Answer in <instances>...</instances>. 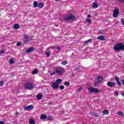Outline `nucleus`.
<instances>
[{"mask_svg":"<svg viewBox=\"0 0 124 124\" xmlns=\"http://www.w3.org/2000/svg\"><path fill=\"white\" fill-rule=\"evenodd\" d=\"M113 50L117 51H124V45L123 43H117L113 47Z\"/></svg>","mask_w":124,"mask_h":124,"instance_id":"1","label":"nucleus"},{"mask_svg":"<svg viewBox=\"0 0 124 124\" xmlns=\"http://www.w3.org/2000/svg\"><path fill=\"white\" fill-rule=\"evenodd\" d=\"M63 20L65 21H73V20H75V16L72 14L66 15L63 17Z\"/></svg>","mask_w":124,"mask_h":124,"instance_id":"2","label":"nucleus"},{"mask_svg":"<svg viewBox=\"0 0 124 124\" xmlns=\"http://www.w3.org/2000/svg\"><path fill=\"white\" fill-rule=\"evenodd\" d=\"M34 87V85H33V83L32 82H28L27 83H26L25 84L24 89L25 90H32Z\"/></svg>","mask_w":124,"mask_h":124,"instance_id":"3","label":"nucleus"},{"mask_svg":"<svg viewBox=\"0 0 124 124\" xmlns=\"http://www.w3.org/2000/svg\"><path fill=\"white\" fill-rule=\"evenodd\" d=\"M87 89L91 93L96 94V93H100V92L99 91V90H98V89L97 88H93L90 87H88Z\"/></svg>","mask_w":124,"mask_h":124,"instance_id":"4","label":"nucleus"},{"mask_svg":"<svg viewBox=\"0 0 124 124\" xmlns=\"http://www.w3.org/2000/svg\"><path fill=\"white\" fill-rule=\"evenodd\" d=\"M64 71V69L60 67H56L55 72L59 75H62Z\"/></svg>","mask_w":124,"mask_h":124,"instance_id":"5","label":"nucleus"},{"mask_svg":"<svg viewBox=\"0 0 124 124\" xmlns=\"http://www.w3.org/2000/svg\"><path fill=\"white\" fill-rule=\"evenodd\" d=\"M102 81H103V78L102 77H97L95 79L94 86H98V84H99V83H101Z\"/></svg>","mask_w":124,"mask_h":124,"instance_id":"6","label":"nucleus"},{"mask_svg":"<svg viewBox=\"0 0 124 124\" xmlns=\"http://www.w3.org/2000/svg\"><path fill=\"white\" fill-rule=\"evenodd\" d=\"M119 14H120V11H119V9H114L113 11V17H114V18H117Z\"/></svg>","mask_w":124,"mask_h":124,"instance_id":"7","label":"nucleus"},{"mask_svg":"<svg viewBox=\"0 0 124 124\" xmlns=\"http://www.w3.org/2000/svg\"><path fill=\"white\" fill-rule=\"evenodd\" d=\"M24 37L25 39L24 42L26 44H27V43H29V42H30V39H29L30 36H29V35H24Z\"/></svg>","mask_w":124,"mask_h":124,"instance_id":"8","label":"nucleus"},{"mask_svg":"<svg viewBox=\"0 0 124 124\" xmlns=\"http://www.w3.org/2000/svg\"><path fill=\"white\" fill-rule=\"evenodd\" d=\"M24 109L27 111H30V110L33 109V106L32 105H29L27 107H25Z\"/></svg>","mask_w":124,"mask_h":124,"instance_id":"9","label":"nucleus"},{"mask_svg":"<svg viewBox=\"0 0 124 124\" xmlns=\"http://www.w3.org/2000/svg\"><path fill=\"white\" fill-rule=\"evenodd\" d=\"M34 51V48L33 47H31L27 49L25 52L26 53H31V52H33Z\"/></svg>","mask_w":124,"mask_h":124,"instance_id":"10","label":"nucleus"},{"mask_svg":"<svg viewBox=\"0 0 124 124\" xmlns=\"http://www.w3.org/2000/svg\"><path fill=\"white\" fill-rule=\"evenodd\" d=\"M51 87L53 89H58L59 88V84L56 82H54L52 84Z\"/></svg>","mask_w":124,"mask_h":124,"instance_id":"11","label":"nucleus"},{"mask_svg":"<svg viewBox=\"0 0 124 124\" xmlns=\"http://www.w3.org/2000/svg\"><path fill=\"white\" fill-rule=\"evenodd\" d=\"M107 86L108 87H114L115 86V83L113 82L108 81L107 83Z\"/></svg>","mask_w":124,"mask_h":124,"instance_id":"12","label":"nucleus"},{"mask_svg":"<svg viewBox=\"0 0 124 124\" xmlns=\"http://www.w3.org/2000/svg\"><path fill=\"white\" fill-rule=\"evenodd\" d=\"M97 39L101 40L102 41H104V40H105V37L103 35H100L98 37Z\"/></svg>","mask_w":124,"mask_h":124,"instance_id":"13","label":"nucleus"},{"mask_svg":"<svg viewBox=\"0 0 124 124\" xmlns=\"http://www.w3.org/2000/svg\"><path fill=\"white\" fill-rule=\"evenodd\" d=\"M47 119V115L45 114H42L40 116V120H44Z\"/></svg>","mask_w":124,"mask_h":124,"instance_id":"14","label":"nucleus"},{"mask_svg":"<svg viewBox=\"0 0 124 124\" xmlns=\"http://www.w3.org/2000/svg\"><path fill=\"white\" fill-rule=\"evenodd\" d=\"M36 98L38 100H40V99H42V94H38L36 95Z\"/></svg>","mask_w":124,"mask_h":124,"instance_id":"15","label":"nucleus"},{"mask_svg":"<svg viewBox=\"0 0 124 124\" xmlns=\"http://www.w3.org/2000/svg\"><path fill=\"white\" fill-rule=\"evenodd\" d=\"M93 7L94 9L97 8V7H98V5H97V3L96 2L93 3Z\"/></svg>","mask_w":124,"mask_h":124,"instance_id":"16","label":"nucleus"},{"mask_svg":"<svg viewBox=\"0 0 124 124\" xmlns=\"http://www.w3.org/2000/svg\"><path fill=\"white\" fill-rule=\"evenodd\" d=\"M29 124H35V121H34V119H31L29 120Z\"/></svg>","mask_w":124,"mask_h":124,"instance_id":"17","label":"nucleus"},{"mask_svg":"<svg viewBox=\"0 0 124 124\" xmlns=\"http://www.w3.org/2000/svg\"><path fill=\"white\" fill-rule=\"evenodd\" d=\"M39 3L37 2V1H34L33 3V7H37L38 6Z\"/></svg>","mask_w":124,"mask_h":124,"instance_id":"18","label":"nucleus"},{"mask_svg":"<svg viewBox=\"0 0 124 124\" xmlns=\"http://www.w3.org/2000/svg\"><path fill=\"white\" fill-rule=\"evenodd\" d=\"M19 28H20V26L18 24H16L14 25V28L15 30H18Z\"/></svg>","mask_w":124,"mask_h":124,"instance_id":"19","label":"nucleus"},{"mask_svg":"<svg viewBox=\"0 0 124 124\" xmlns=\"http://www.w3.org/2000/svg\"><path fill=\"white\" fill-rule=\"evenodd\" d=\"M108 114H109V111L107 110V109L103 110V115H108Z\"/></svg>","mask_w":124,"mask_h":124,"instance_id":"20","label":"nucleus"},{"mask_svg":"<svg viewBox=\"0 0 124 124\" xmlns=\"http://www.w3.org/2000/svg\"><path fill=\"white\" fill-rule=\"evenodd\" d=\"M62 79H58L55 81V82L57 83L58 85L59 84L62 83Z\"/></svg>","mask_w":124,"mask_h":124,"instance_id":"21","label":"nucleus"},{"mask_svg":"<svg viewBox=\"0 0 124 124\" xmlns=\"http://www.w3.org/2000/svg\"><path fill=\"white\" fill-rule=\"evenodd\" d=\"M38 6L40 8H42L44 6V4L43 3H39Z\"/></svg>","mask_w":124,"mask_h":124,"instance_id":"22","label":"nucleus"},{"mask_svg":"<svg viewBox=\"0 0 124 124\" xmlns=\"http://www.w3.org/2000/svg\"><path fill=\"white\" fill-rule=\"evenodd\" d=\"M32 74H34V75L37 74V73H38V71L37 70V69H35L32 71Z\"/></svg>","mask_w":124,"mask_h":124,"instance_id":"23","label":"nucleus"},{"mask_svg":"<svg viewBox=\"0 0 124 124\" xmlns=\"http://www.w3.org/2000/svg\"><path fill=\"white\" fill-rule=\"evenodd\" d=\"M9 63L11 64H12L13 63H14V59H12V58H11L10 59V61H9Z\"/></svg>","mask_w":124,"mask_h":124,"instance_id":"24","label":"nucleus"},{"mask_svg":"<svg viewBox=\"0 0 124 124\" xmlns=\"http://www.w3.org/2000/svg\"><path fill=\"white\" fill-rule=\"evenodd\" d=\"M89 42H92V40L91 39H89L88 40L86 41L84 43V45H88V43Z\"/></svg>","mask_w":124,"mask_h":124,"instance_id":"25","label":"nucleus"},{"mask_svg":"<svg viewBox=\"0 0 124 124\" xmlns=\"http://www.w3.org/2000/svg\"><path fill=\"white\" fill-rule=\"evenodd\" d=\"M86 22H88L89 24L92 23V20H91V19L87 18Z\"/></svg>","mask_w":124,"mask_h":124,"instance_id":"26","label":"nucleus"},{"mask_svg":"<svg viewBox=\"0 0 124 124\" xmlns=\"http://www.w3.org/2000/svg\"><path fill=\"white\" fill-rule=\"evenodd\" d=\"M64 85H65V86H69V85H70V83L67 81H66L64 82Z\"/></svg>","mask_w":124,"mask_h":124,"instance_id":"27","label":"nucleus"},{"mask_svg":"<svg viewBox=\"0 0 124 124\" xmlns=\"http://www.w3.org/2000/svg\"><path fill=\"white\" fill-rule=\"evenodd\" d=\"M62 65H65V64H67V62L63 61L61 63Z\"/></svg>","mask_w":124,"mask_h":124,"instance_id":"28","label":"nucleus"},{"mask_svg":"<svg viewBox=\"0 0 124 124\" xmlns=\"http://www.w3.org/2000/svg\"><path fill=\"white\" fill-rule=\"evenodd\" d=\"M117 114H118V115H120V116H124V113L120 112V111L118 112Z\"/></svg>","mask_w":124,"mask_h":124,"instance_id":"29","label":"nucleus"},{"mask_svg":"<svg viewBox=\"0 0 124 124\" xmlns=\"http://www.w3.org/2000/svg\"><path fill=\"white\" fill-rule=\"evenodd\" d=\"M115 80L116 82H119V77H115Z\"/></svg>","mask_w":124,"mask_h":124,"instance_id":"30","label":"nucleus"},{"mask_svg":"<svg viewBox=\"0 0 124 124\" xmlns=\"http://www.w3.org/2000/svg\"><path fill=\"white\" fill-rule=\"evenodd\" d=\"M59 88L60 89V90H64V86L63 85H61L60 86Z\"/></svg>","mask_w":124,"mask_h":124,"instance_id":"31","label":"nucleus"},{"mask_svg":"<svg viewBox=\"0 0 124 124\" xmlns=\"http://www.w3.org/2000/svg\"><path fill=\"white\" fill-rule=\"evenodd\" d=\"M116 83H117L118 86H122V83H121V82H120V81L116 82Z\"/></svg>","mask_w":124,"mask_h":124,"instance_id":"32","label":"nucleus"},{"mask_svg":"<svg viewBox=\"0 0 124 124\" xmlns=\"http://www.w3.org/2000/svg\"><path fill=\"white\" fill-rule=\"evenodd\" d=\"M17 46H21V45H22V43H21L20 42H18L17 44H16Z\"/></svg>","mask_w":124,"mask_h":124,"instance_id":"33","label":"nucleus"},{"mask_svg":"<svg viewBox=\"0 0 124 124\" xmlns=\"http://www.w3.org/2000/svg\"><path fill=\"white\" fill-rule=\"evenodd\" d=\"M47 120H48L49 121H51V120H52V117L51 116H48L47 117Z\"/></svg>","mask_w":124,"mask_h":124,"instance_id":"34","label":"nucleus"},{"mask_svg":"<svg viewBox=\"0 0 124 124\" xmlns=\"http://www.w3.org/2000/svg\"><path fill=\"white\" fill-rule=\"evenodd\" d=\"M4 82L3 81H0V87H2L3 86Z\"/></svg>","mask_w":124,"mask_h":124,"instance_id":"35","label":"nucleus"},{"mask_svg":"<svg viewBox=\"0 0 124 124\" xmlns=\"http://www.w3.org/2000/svg\"><path fill=\"white\" fill-rule=\"evenodd\" d=\"M4 53V50H0V56H1V54H3Z\"/></svg>","mask_w":124,"mask_h":124,"instance_id":"36","label":"nucleus"},{"mask_svg":"<svg viewBox=\"0 0 124 124\" xmlns=\"http://www.w3.org/2000/svg\"><path fill=\"white\" fill-rule=\"evenodd\" d=\"M47 57H50V52H47L46 53Z\"/></svg>","mask_w":124,"mask_h":124,"instance_id":"37","label":"nucleus"},{"mask_svg":"<svg viewBox=\"0 0 124 124\" xmlns=\"http://www.w3.org/2000/svg\"><path fill=\"white\" fill-rule=\"evenodd\" d=\"M56 73H57L56 72H53L51 74V75H52V76H53V75H55Z\"/></svg>","mask_w":124,"mask_h":124,"instance_id":"38","label":"nucleus"},{"mask_svg":"<svg viewBox=\"0 0 124 124\" xmlns=\"http://www.w3.org/2000/svg\"><path fill=\"white\" fill-rule=\"evenodd\" d=\"M82 88H79V89L78 90V92H79V93H80V92H81V91H82Z\"/></svg>","mask_w":124,"mask_h":124,"instance_id":"39","label":"nucleus"},{"mask_svg":"<svg viewBox=\"0 0 124 124\" xmlns=\"http://www.w3.org/2000/svg\"><path fill=\"white\" fill-rule=\"evenodd\" d=\"M114 94H116V95L118 96V95H119V93H118V92H114Z\"/></svg>","mask_w":124,"mask_h":124,"instance_id":"40","label":"nucleus"},{"mask_svg":"<svg viewBox=\"0 0 124 124\" xmlns=\"http://www.w3.org/2000/svg\"><path fill=\"white\" fill-rule=\"evenodd\" d=\"M56 49H57V50H61L62 49V48L61 47H56Z\"/></svg>","mask_w":124,"mask_h":124,"instance_id":"41","label":"nucleus"},{"mask_svg":"<svg viewBox=\"0 0 124 124\" xmlns=\"http://www.w3.org/2000/svg\"><path fill=\"white\" fill-rule=\"evenodd\" d=\"M121 22L122 23V25H124V20H123V18L121 19Z\"/></svg>","mask_w":124,"mask_h":124,"instance_id":"42","label":"nucleus"},{"mask_svg":"<svg viewBox=\"0 0 124 124\" xmlns=\"http://www.w3.org/2000/svg\"><path fill=\"white\" fill-rule=\"evenodd\" d=\"M0 124H5L3 121H0Z\"/></svg>","mask_w":124,"mask_h":124,"instance_id":"43","label":"nucleus"},{"mask_svg":"<svg viewBox=\"0 0 124 124\" xmlns=\"http://www.w3.org/2000/svg\"><path fill=\"white\" fill-rule=\"evenodd\" d=\"M119 1H121V2H123L124 1V0H118Z\"/></svg>","mask_w":124,"mask_h":124,"instance_id":"44","label":"nucleus"},{"mask_svg":"<svg viewBox=\"0 0 124 124\" xmlns=\"http://www.w3.org/2000/svg\"><path fill=\"white\" fill-rule=\"evenodd\" d=\"M91 15H88V18H91Z\"/></svg>","mask_w":124,"mask_h":124,"instance_id":"45","label":"nucleus"},{"mask_svg":"<svg viewBox=\"0 0 124 124\" xmlns=\"http://www.w3.org/2000/svg\"><path fill=\"white\" fill-rule=\"evenodd\" d=\"M75 70H79V68L77 67V68H76L75 69Z\"/></svg>","mask_w":124,"mask_h":124,"instance_id":"46","label":"nucleus"},{"mask_svg":"<svg viewBox=\"0 0 124 124\" xmlns=\"http://www.w3.org/2000/svg\"><path fill=\"white\" fill-rule=\"evenodd\" d=\"M122 84H123V86H124V80H123L122 81Z\"/></svg>","mask_w":124,"mask_h":124,"instance_id":"47","label":"nucleus"},{"mask_svg":"<svg viewBox=\"0 0 124 124\" xmlns=\"http://www.w3.org/2000/svg\"><path fill=\"white\" fill-rule=\"evenodd\" d=\"M51 48H52V49H54V48H56V46H52L51 47Z\"/></svg>","mask_w":124,"mask_h":124,"instance_id":"48","label":"nucleus"},{"mask_svg":"<svg viewBox=\"0 0 124 124\" xmlns=\"http://www.w3.org/2000/svg\"><path fill=\"white\" fill-rule=\"evenodd\" d=\"M48 104H49V105H52V104H53V103L50 102V103H49Z\"/></svg>","mask_w":124,"mask_h":124,"instance_id":"49","label":"nucleus"},{"mask_svg":"<svg viewBox=\"0 0 124 124\" xmlns=\"http://www.w3.org/2000/svg\"><path fill=\"white\" fill-rule=\"evenodd\" d=\"M94 116H95V117H97V114H94Z\"/></svg>","mask_w":124,"mask_h":124,"instance_id":"50","label":"nucleus"},{"mask_svg":"<svg viewBox=\"0 0 124 124\" xmlns=\"http://www.w3.org/2000/svg\"><path fill=\"white\" fill-rule=\"evenodd\" d=\"M16 115H18V112H16Z\"/></svg>","mask_w":124,"mask_h":124,"instance_id":"51","label":"nucleus"},{"mask_svg":"<svg viewBox=\"0 0 124 124\" xmlns=\"http://www.w3.org/2000/svg\"><path fill=\"white\" fill-rule=\"evenodd\" d=\"M56 1H59L60 0H55Z\"/></svg>","mask_w":124,"mask_h":124,"instance_id":"52","label":"nucleus"},{"mask_svg":"<svg viewBox=\"0 0 124 124\" xmlns=\"http://www.w3.org/2000/svg\"><path fill=\"white\" fill-rule=\"evenodd\" d=\"M122 96H124V93H122Z\"/></svg>","mask_w":124,"mask_h":124,"instance_id":"53","label":"nucleus"}]
</instances>
